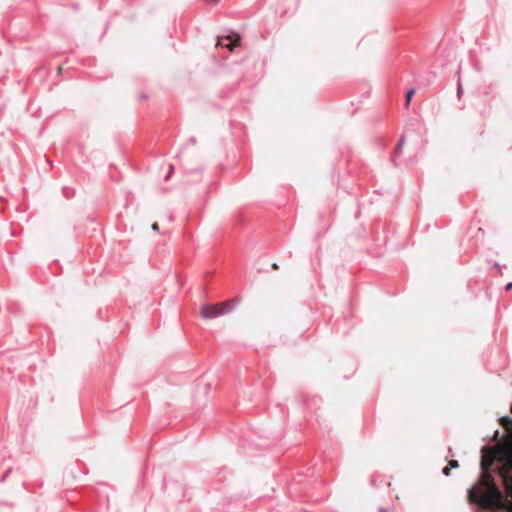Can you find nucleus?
<instances>
[{"instance_id":"nucleus-1","label":"nucleus","mask_w":512,"mask_h":512,"mask_svg":"<svg viewBox=\"0 0 512 512\" xmlns=\"http://www.w3.org/2000/svg\"><path fill=\"white\" fill-rule=\"evenodd\" d=\"M480 466L481 476L469 489L470 501L482 508H503L505 499L495 483L494 473H498L506 493L512 498V433L495 446L482 448Z\"/></svg>"},{"instance_id":"nucleus-2","label":"nucleus","mask_w":512,"mask_h":512,"mask_svg":"<svg viewBox=\"0 0 512 512\" xmlns=\"http://www.w3.org/2000/svg\"><path fill=\"white\" fill-rule=\"evenodd\" d=\"M232 306H233L232 300L220 302V303H217L214 305L206 304V305L201 306L200 315L204 319H208V320L214 319L216 317L225 315L228 312H230L232 309Z\"/></svg>"},{"instance_id":"nucleus-3","label":"nucleus","mask_w":512,"mask_h":512,"mask_svg":"<svg viewBox=\"0 0 512 512\" xmlns=\"http://www.w3.org/2000/svg\"><path fill=\"white\" fill-rule=\"evenodd\" d=\"M225 38L230 41L229 44L225 45L230 51H233L235 47L240 45V36L237 33H232Z\"/></svg>"},{"instance_id":"nucleus-4","label":"nucleus","mask_w":512,"mask_h":512,"mask_svg":"<svg viewBox=\"0 0 512 512\" xmlns=\"http://www.w3.org/2000/svg\"><path fill=\"white\" fill-rule=\"evenodd\" d=\"M415 94V90L414 89H411L407 92V95H406V105L408 106L412 100V97L413 95Z\"/></svg>"},{"instance_id":"nucleus-5","label":"nucleus","mask_w":512,"mask_h":512,"mask_svg":"<svg viewBox=\"0 0 512 512\" xmlns=\"http://www.w3.org/2000/svg\"><path fill=\"white\" fill-rule=\"evenodd\" d=\"M448 465L451 467V468H457L459 466V463L458 461L456 460H450Z\"/></svg>"},{"instance_id":"nucleus-6","label":"nucleus","mask_w":512,"mask_h":512,"mask_svg":"<svg viewBox=\"0 0 512 512\" xmlns=\"http://www.w3.org/2000/svg\"><path fill=\"white\" fill-rule=\"evenodd\" d=\"M450 472H451V467L449 465H447L444 469H443V473L446 475V476H449L450 475Z\"/></svg>"},{"instance_id":"nucleus-7","label":"nucleus","mask_w":512,"mask_h":512,"mask_svg":"<svg viewBox=\"0 0 512 512\" xmlns=\"http://www.w3.org/2000/svg\"><path fill=\"white\" fill-rule=\"evenodd\" d=\"M151 228H152L154 231H158V230H159V225H158V223H156V222H155V223H153V224H152V226H151Z\"/></svg>"},{"instance_id":"nucleus-8","label":"nucleus","mask_w":512,"mask_h":512,"mask_svg":"<svg viewBox=\"0 0 512 512\" xmlns=\"http://www.w3.org/2000/svg\"><path fill=\"white\" fill-rule=\"evenodd\" d=\"M505 289H506L507 291L511 290V289H512V282L508 283V284L506 285Z\"/></svg>"},{"instance_id":"nucleus-9","label":"nucleus","mask_w":512,"mask_h":512,"mask_svg":"<svg viewBox=\"0 0 512 512\" xmlns=\"http://www.w3.org/2000/svg\"><path fill=\"white\" fill-rule=\"evenodd\" d=\"M220 46L222 47L223 45H222V43H221V39H220V38H218V39H217V43H216V47H220Z\"/></svg>"},{"instance_id":"nucleus-10","label":"nucleus","mask_w":512,"mask_h":512,"mask_svg":"<svg viewBox=\"0 0 512 512\" xmlns=\"http://www.w3.org/2000/svg\"><path fill=\"white\" fill-rule=\"evenodd\" d=\"M271 267H272V269H274V270H278V269H279V266H278V264H277V263H273Z\"/></svg>"},{"instance_id":"nucleus-11","label":"nucleus","mask_w":512,"mask_h":512,"mask_svg":"<svg viewBox=\"0 0 512 512\" xmlns=\"http://www.w3.org/2000/svg\"><path fill=\"white\" fill-rule=\"evenodd\" d=\"M457 94H458V97H460V95L462 94V88L461 87L458 88Z\"/></svg>"},{"instance_id":"nucleus-12","label":"nucleus","mask_w":512,"mask_h":512,"mask_svg":"<svg viewBox=\"0 0 512 512\" xmlns=\"http://www.w3.org/2000/svg\"><path fill=\"white\" fill-rule=\"evenodd\" d=\"M173 172V166H170V174Z\"/></svg>"}]
</instances>
